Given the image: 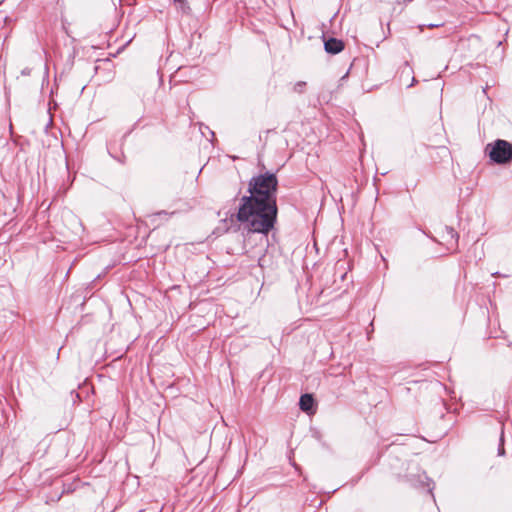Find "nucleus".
<instances>
[{
  "label": "nucleus",
  "instance_id": "f257e3e1",
  "mask_svg": "<svg viewBox=\"0 0 512 512\" xmlns=\"http://www.w3.org/2000/svg\"><path fill=\"white\" fill-rule=\"evenodd\" d=\"M276 217L277 206L251 197L241 198L237 220L248 231L266 235L273 228Z\"/></svg>",
  "mask_w": 512,
  "mask_h": 512
},
{
  "label": "nucleus",
  "instance_id": "f03ea898",
  "mask_svg": "<svg viewBox=\"0 0 512 512\" xmlns=\"http://www.w3.org/2000/svg\"><path fill=\"white\" fill-rule=\"evenodd\" d=\"M278 180L275 174L265 173L251 178L249 181L248 197L266 204L276 205V192Z\"/></svg>",
  "mask_w": 512,
  "mask_h": 512
},
{
  "label": "nucleus",
  "instance_id": "7ed1b4c3",
  "mask_svg": "<svg viewBox=\"0 0 512 512\" xmlns=\"http://www.w3.org/2000/svg\"><path fill=\"white\" fill-rule=\"evenodd\" d=\"M490 160L496 164L504 165L512 161V145L502 139L488 143L485 148Z\"/></svg>",
  "mask_w": 512,
  "mask_h": 512
},
{
  "label": "nucleus",
  "instance_id": "20e7f679",
  "mask_svg": "<svg viewBox=\"0 0 512 512\" xmlns=\"http://www.w3.org/2000/svg\"><path fill=\"white\" fill-rule=\"evenodd\" d=\"M325 51L330 54H337L344 49V44L341 40L330 38L324 43Z\"/></svg>",
  "mask_w": 512,
  "mask_h": 512
},
{
  "label": "nucleus",
  "instance_id": "39448f33",
  "mask_svg": "<svg viewBox=\"0 0 512 512\" xmlns=\"http://www.w3.org/2000/svg\"><path fill=\"white\" fill-rule=\"evenodd\" d=\"M314 399L310 394H304L300 397V409L304 412H310L313 408Z\"/></svg>",
  "mask_w": 512,
  "mask_h": 512
},
{
  "label": "nucleus",
  "instance_id": "423d86ee",
  "mask_svg": "<svg viewBox=\"0 0 512 512\" xmlns=\"http://www.w3.org/2000/svg\"><path fill=\"white\" fill-rule=\"evenodd\" d=\"M176 4H178L177 9H179L183 14H188L190 12V7L187 0H173Z\"/></svg>",
  "mask_w": 512,
  "mask_h": 512
},
{
  "label": "nucleus",
  "instance_id": "0eeeda50",
  "mask_svg": "<svg viewBox=\"0 0 512 512\" xmlns=\"http://www.w3.org/2000/svg\"><path fill=\"white\" fill-rule=\"evenodd\" d=\"M305 86H306V82L304 81H299L297 83L294 84L293 86V90L296 92V93H303L304 92V89H305Z\"/></svg>",
  "mask_w": 512,
  "mask_h": 512
},
{
  "label": "nucleus",
  "instance_id": "6e6552de",
  "mask_svg": "<svg viewBox=\"0 0 512 512\" xmlns=\"http://www.w3.org/2000/svg\"><path fill=\"white\" fill-rule=\"evenodd\" d=\"M446 230H447V234L450 236V238L452 240H454V242L456 244L457 241H458V234H457V232L453 228H451V227H446Z\"/></svg>",
  "mask_w": 512,
  "mask_h": 512
},
{
  "label": "nucleus",
  "instance_id": "1a4fd4ad",
  "mask_svg": "<svg viewBox=\"0 0 512 512\" xmlns=\"http://www.w3.org/2000/svg\"><path fill=\"white\" fill-rule=\"evenodd\" d=\"M500 441H501V443H500V446H499V449H498V455L502 456L505 453L504 447H503V432L501 433Z\"/></svg>",
  "mask_w": 512,
  "mask_h": 512
},
{
  "label": "nucleus",
  "instance_id": "9d476101",
  "mask_svg": "<svg viewBox=\"0 0 512 512\" xmlns=\"http://www.w3.org/2000/svg\"><path fill=\"white\" fill-rule=\"evenodd\" d=\"M156 215L157 216H161V215L167 216L168 214L165 211H161V212L157 213Z\"/></svg>",
  "mask_w": 512,
  "mask_h": 512
}]
</instances>
